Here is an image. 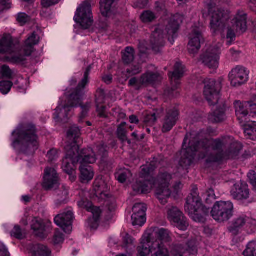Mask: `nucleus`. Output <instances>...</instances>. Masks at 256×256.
Returning <instances> with one entry per match:
<instances>
[{
	"mask_svg": "<svg viewBox=\"0 0 256 256\" xmlns=\"http://www.w3.org/2000/svg\"><path fill=\"white\" fill-rule=\"evenodd\" d=\"M230 195L234 199L238 200H247L250 196L248 184L244 182L236 183L232 188Z\"/></svg>",
	"mask_w": 256,
	"mask_h": 256,
	"instance_id": "obj_25",
	"label": "nucleus"
},
{
	"mask_svg": "<svg viewBox=\"0 0 256 256\" xmlns=\"http://www.w3.org/2000/svg\"><path fill=\"white\" fill-rule=\"evenodd\" d=\"M213 218L220 222L229 220L234 215V205L230 201L216 202L211 210Z\"/></svg>",
	"mask_w": 256,
	"mask_h": 256,
	"instance_id": "obj_10",
	"label": "nucleus"
},
{
	"mask_svg": "<svg viewBox=\"0 0 256 256\" xmlns=\"http://www.w3.org/2000/svg\"><path fill=\"white\" fill-rule=\"evenodd\" d=\"M73 212L71 208L66 210L63 213L58 214L54 219L56 225L62 228L66 232V228H69L73 220Z\"/></svg>",
	"mask_w": 256,
	"mask_h": 256,
	"instance_id": "obj_29",
	"label": "nucleus"
},
{
	"mask_svg": "<svg viewBox=\"0 0 256 256\" xmlns=\"http://www.w3.org/2000/svg\"><path fill=\"white\" fill-rule=\"evenodd\" d=\"M202 198L204 200L206 203L208 204H211L214 202L216 199L214 192L213 189L209 188L202 195Z\"/></svg>",
	"mask_w": 256,
	"mask_h": 256,
	"instance_id": "obj_45",
	"label": "nucleus"
},
{
	"mask_svg": "<svg viewBox=\"0 0 256 256\" xmlns=\"http://www.w3.org/2000/svg\"><path fill=\"white\" fill-rule=\"evenodd\" d=\"M180 115L178 110L176 108H170L166 110L162 120V133L170 132L176 126Z\"/></svg>",
	"mask_w": 256,
	"mask_h": 256,
	"instance_id": "obj_19",
	"label": "nucleus"
},
{
	"mask_svg": "<svg viewBox=\"0 0 256 256\" xmlns=\"http://www.w3.org/2000/svg\"><path fill=\"white\" fill-rule=\"evenodd\" d=\"M208 14L210 16V26L214 32L222 30L225 27V21L229 18L228 11L218 8L214 0L208 4Z\"/></svg>",
	"mask_w": 256,
	"mask_h": 256,
	"instance_id": "obj_9",
	"label": "nucleus"
},
{
	"mask_svg": "<svg viewBox=\"0 0 256 256\" xmlns=\"http://www.w3.org/2000/svg\"><path fill=\"white\" fill-rule=\"evenodd\" d=\"M131 176V172L128 170H126L117 173L116 175V178L120 182L124 183L128 178Z\"/></svg>",
	"mask_w": 256,
	"mask_h": 256,
	"instance_id": "obj_48",
	"label": "nucleus"
},
{
	"mask_svg": "<svg viewBox=\"0 0 256 256\" xmlns=\"http://www.w3.org/2000/svg\"><path fill=\"white\" fill-rule=\"evenodd\" d=\"M58 180V174L54 168H46L44 170L42 186L46 190L54 187Z\"/></svg>",
	"mask_w": 256,
	"mask_h": 256,
	"instance_id": "obj_30",
	"label": "nucleus"
},
{
	"mask_svg": "<svg viewBox=\"0 0 256 256\" xmlns=\"http://www.w3.org/2000/svg\"><path fill=\"white\" fill-rule=\"evenodd\" d=\"M48 162H52L58 158V152L56 149H52L49 150L46 155Z\"/></svg>",
	"mask_w": 256,
	"mask_h": 256,
	"instance_id": "obj_58",
	"label": "nucleus"
},
{
	"mask_svg": "<svg viewBox=\"0 0 256 256\" xmlns=\"http://www.w3.org/2000/svg\"><path fill=\"white\" fill-rule=\"evenodd\" d=\"M232 138L222 137L218 138L205 140L200 142L206 150L208 162H217L224 160L236 158L242 150V144L238 142H231Z\"/></svg>",
	"mask_w": 256,
	"mask_h": 256,
	"instance_id": "obj_1",
	"label": "nucleus"
},
{
	"mask_svg": "<svg viewBox=\"0 0 256 256\" xmlns=\"http://www.w3.org/2000/svg\"><path fill=\"white\" fill-rule=\"evenodd\" d=\"M30 20V16L25 13H19L16 16V20L20 26H24Z\"/></svg>",
	"mask_w": 256,
	"mask_h": 256,
	"instance_id": "obj_54",
	"label": "nucleus"
},
{
	"mask_svg": "<svg viewBox=\"0 0 256 256\" xmlns=\"http://www.w3.org/2000/svg\"><path fill=\"white\" fill-rule=\"evenodd\" d=\"M184 209L190 217L196 222H203L204 216L209 212V208L202 204L197 188H194L188 196Z\"/></svg>",
	"mask_w": 256,
	"mask_h": 256,
	"instance_id": "obj_6",
	"label": "nucleus"
},
{
	"mask_svg": "<svg viewBox=\"0 0 256 256\" xmlns=\"http://www.w3.org/2000/svg\"><path fill=\"white\" fill-rule=\"evenodd\" d=\"M32 254V256H50V252L46 246L36 244L34 246Z\"/></svg>",
	"mask_w": 256,
	"mask_h": 256,
	"instance_id": "obj_39",
	"label": "nucleus"
},
{
	"mask_svg": "<svg viewBox=\"0 0 256 256\" xmlns=\"http://www.w3.org/2000/svg\"><path fill=\"white\" fill-rule=\"evenodd\" d=\"M80 179L82 182L85 183L90 181L94 176V172L90 166H80Z\"/></svg>",
	"mask_w": 256,
	"mask_h": 256,
	"instance_id": "obj_36",
	"label": "nucleus"
},
{
	"mask_svg": "<svg viewBox=\"0 0 256 256\" xmlns=\"http://www.w3.org/2000/svg\"><path fill=\"white\" fill-rule=\"evenodd\" d=\"M168 219L174 226L181 230H186L189 226L186 218L176 207H172L167 212Z\"/></svg>",
	"mask_w": 256,
	"mask_h": 256,
	"instance_id": "obj_17",
	"label": "nucleus"
},
{
	"mask_svg": "<svg viewBox=\"0 0 256 256\" xmlns=\"http://www.w3.org/2000/svg\"><path fill=\"white\" fill-rule=\"evenodd\" d=\"M249 72L246 68L238 66L232 70L228 74L231 84L233 86H238L246 83L248 78Z\"/></svg>",
	"mask_w": 256,
	"mask_h": 256,
	"instance_id": "obj_20",
	"label": "nucleus"
},
{
	"mask_svg": "<svg viewBox=\"0 0 256 256\" xmlns=\"http://www.w3.org/2000/svg\"><path fill=\"white\" fill-rule=\"evenodd\" d=\"M162 77L158 72H148L142 75L140 79L136 78H130L128 82V85L134 86L136 90H140L142 86L148 84H154L161 80Z\"/></svg>",
	"mask_w": 256,
	"mask_h": 256,
	"instance_id": "obj_16",
	"label": "nucleus"
},
{
	"mask_svg": "<svg viewBox=\"0 0 256 256\" xmlns=\"http://www.w3.org/2000/svg\"><path fill=\"white\" fill-rule=\"evenodd\" d=\"M10 234L12 236L18 240H22L25 237L24 234L19 226H14L13 230L11 231Z\"/></svg>",
	"mask_w": 256,
	"mask_h": 256,
	"instance_id": "obj_50",
	"label": "nucleus"
},
{
	"mask_svg": "<svg viewBox=\"0 0 256 256\" xmlns=\"http://www.w3.org/2000/svg\"><path fill=\"white\" fill-rule=\"evenodd\" d=\"M248 177L250 183L256 190V172L254 170H250L248 174Z\"/></svg>",
	"mask_w": 256,
	"mask_h": 256,
	"instance_id": "obj_60",
	"label": "nucleus"
},
{
	"mask_svg": "<svg viewBox=\"0 0 256 256\" xmlns=\"http://www.w3.org/2000/svg\"><path fill=\"white\" fill-rule=\"evenodd\" d=\"M122 54V60L124 64H129L134 60V50L132 47H126Z\"/></svg>",
	"mask_w": 256,
	"mask_h": 256,
	"instance_id": "obj_41",
	"label": "nucleus"
},
{
	"mask_svg": "<svg viewBox=\"0 0 256 256\" xmlns=\"http://www.w3.org/2000/svg\"><path fill=\"white\" fill-rule=\"evenodd\" d=\"M244 132L246 136H248L250 139L256 140V124L254 122L252 124H245Z\"/></svg>",
	"mask_w": 256,
	"mask_h": 256,
	"instance_id": "obj_43",
	"label": "nucleus"
},
{
	"mask_svg": "<svg viewBox=\"0 0 256 256\" xmlns=\"http://www.w3.org/2000/svg\"><path fill=\"white\" fill-rule=\"evenodd\" d=\"M205 140L208 139L205 138L200 140H190L189 142L188 146L186 148L185 144H186L188 140V135L186 136L182 144V156L179 162L180 166L186 168L188 166H190L193 162L196 152L202 153V158H206V150L200 144V142Z\"/></svg>",
	"mask_w": 256,
	"mask_h": 256,
	"instance_id": "obj_7",
	"label": "nucleus"
},
{
	"mask_svg": "<svg viewBox=\"0 0 256 256\" xmlns=\"http://www.w3.org/2000/svg\"><path fill=\"white\" fill-rule=\"evenodd\" d=\"M256 224V221L246 216H241L234 219L228 228L229 232L234 236L242 232L245 226L250 228Z\"/></svg>",
	"mask_w": 256,
	"mask_h": 256,
	"instance_id": "obj_21",
	"label": "nucleus"
},
{
	"mask_svg": "<svg viewBox=\"0 0 256 256\" xmlns=\"http://www.w3.org/2000/svg\"><path fill=\"white\" fill-rule=\"evenodd\" d=\"M76 157L80 166H89L94 163L96 160L94 152L90 148H83L80 152L78 150Z\"/></svg>",
	"mask_w": 256,
	"mask_h": 256,
	"instance_id": "obj_28",
	"label": "nucleus"
},
{
	"mask_svg": "<svg viewBox=\"0 0 256 256\" xmlns=\"http://www.w3.org/2000/svg\"><path fill=\"white\" fill-rule=\"evenodd\" d=\"M140 68L139 64L132 66L126 70V73L128 76L137 74L140 72Z\"/></svg>",
	"mask_w": 256,
	"mask_h": 256,
	"instance_id": "obj_57",
	"label": "nucleus"
},
{
	"mask_svg": "<svg viewBox=\"0 0 256 256\" xmlns=\"http://www.w3.org/2000/svg\"><path fill=\"white\" fill-rule=\"evenodd\" d=\"M155 18L154 14L150 11H145L140 16L141 20L144 23L152 22Z\"/></svg>",
	"mask_w": 256,
	"mask_h": 256,
	"instance_id": "obj_49",
	"label": "nucleus"
},
{
	"mask_svg": "<svg viewBox=\"0 0 256 256\" xmlns=\"http://www.w3.org/2000/svg\"><path fill=\"white\" fill-rule=\"evenodd\" d=\"M126 123L122 122L118 126L117 129V136L118 138L122 142L128 140L126 130Z\"/></svg>",
	"mask_w": 256,
	"mask_h": 256,
	"instance_id": "obj_42",
	"label": "nucleus"
},
{
	"mask_svg": "<svg viewBox=\"0 0 256 256\" xmlns=\"http://www.w3.org/2000/svg\"><path fill=\"white\" fill-rule=\"evenodd\" d=\"M184 17L182 15L176 14L173 16L168 24L167 25L166 30L168 36V40L172 44L174 42V38H176V33L179 29L180 25L182 23Z\"/></svg>",
	"mask_w": 256,
	"mask_h": 256,
	"instance_id": "obj_24",
	"label": "nucleus"
},
{
	"mask_svg": "<svg viewBox=\"0 0 256 256\" xmlns=\"http://www.w3.org/2000/svg\"><path fill=\"white\" fill-rule=\"evenodd\" d=\"M156 121V118L155 113L147 114L144 119V123L146 126H152L155 124Z\"/></svg>",
	"mask_w": 256,
	"mask_h": 256,
	"instance_id": "obj_53",
	"label": "nucleus"
},
{
	"mask_svg": "<svg viewBox=\"0 0 256 256\" xmlns=\"http://www.w3.org/2000/svg\"><path fill=\"white\" fill-rule=\"evenodd\" d=\"M96 112L98 116L101 118H106L108 117V113L106 111V106L102 104L98 103V99H96Z\"/></svg>",
	"mask_w": 256,
	"mask_h": 256,
	"instance_id": "obj_46",
	"label": "nucleus"
},
{
	"mask_svg": "<svg viewBox=\"0 0 256 256\" xmlns=\"http://www.w3.org/2000/svg\"><path fill=\"white\" fill-rule=\"evenodd\" d=\"M75 20L84 29H88L92 25L93 19L91 4L88 0L84 1L78 8Z\"/></svg>",
	"mask_w": 256,
	"mask_h": 256,
	"instance_id": "obj_13",
	"label": "nucleus"
},
{
	"mask_svg": "<svg viewBox=\"0 0 256 256\" xmlns=\"http://www.w3.org/2000/svg\"><path fill=\"white\" fill-rule=\"evenodd\" d=\"M106 148L107 146L104 144L98 146L96 147L98 154L102 158H106L108 154Z\"/></svg>",
	"mask_w": 256,
	"mask_h": 256,
	"instance_id": "obj_59",
	"label": "nucleus"
},
{
	"mask_svg": "<svg viewBox=\"0 0 256 256\" xmlns=\"http://www.w3.org/2000/svg\"><path fill=\"white\" fill-rule=\"evenodd\" d=\"M146 206L144 204H136L132 208L133 214L132 216V224L134 226L143 225L146 220Z\"/></svg>",
	"mask_w": 256,
	"mask_h": 256,
	"instance_id": "obj_26",
	"label": "nucleus"
},
{
	"mask_svg": "<svg viewBox=\"0 0 256 256\" xmlns=\"http://www.w3.org/2000/svg\"><path fill=\"white\" fill-rule=\"evenodd\" d=\"M91 69V65L87 67L84 72L83 78L72 92L69 95L66 103L62 106L65 112H70L72 108L81 105L82 100L84 94V89L88 82V76Z\"/></svg>",
	"mask_w": 256,
	"mask_h": 256,
	"instance_id": "obj_8",
	"label": "nucleus"
},
{
	"mask_svg": "<svg viewBox=\"0 0 256 256\" xmlns=\"http://www.w3.org/2000/svg\"><path fill=\"white\" fill-rule=\"evenodd\" d=\"M79 206L85 208L88 212L92 214V218L88 219V224L92 228H96L98 225L100 218L102 214V210L100 207L94 206L91 202L86 200L79 202Z\"/></svg>",
	"mask_w": 256,
	"mask_h": 256,
	"instance_id": "obj_22",
	"label": "nucleus"
},
{
	"mask_svg": "<svg viewBox=\"0 0 256 256\" xmlns=\"http://www.w3.org/2000/svg\"><path fill=\"white\" fill-rule=\"evenodd\" d=\"M156 166V162L152 161L140 167L139 179L132 185L134 192L139 194H147L150 192L156 183V180L152 174Z\"/></svg>",
	"mask_w": 256,
	"mask_h": 256,
	"instance_id": "obj_5",
	"label": "nucleus"
},
{
	"mask_svg": "<svg viewBox=\"0 0 256 256\" xmlns=\"http://www.w3.org/2000/svg\"><path fill=\"white\" fill-rule=\"evenodd\" d=\"M147 4V0H138L136 3L134 4V5L136 8L142 9L144 8Z\"/></svg>",
	"mask_w": 256,
	"mask_h": 256,
	"instance_id": "obj_64",
	"label": "nucleus"
},
{
	"mask_svg": "<svg viewBox=\"0 0 256 256\" xmlns=\"http://www.w3.org/2000/svg\"><path fill=\"white\" fill-rule=\"evenodd\" d=\"M205 84L204 94L212 105L216 104L218 101L219 94L221 89L220 83L216 82L214 79H206L204 81Z\"/></svg>",
	"mask_w": 256,
	"mask_h": 256,
	"instance_id": "obj_15",
	"label": "nucleus"
},
{
	"mask_svg": "<svg viewBox=\"0 0 256 256\" xmlns=\"http://www.w3.org/2000/svg\"><path fill=\"white\" fill-rule=\"evenodd\" d=\"M220 54V48L212 46L201 56V60L202 63L209 68L216 70L218 66Z\"/></svg>",
	"mask_w": 256,
	"mask_h": 256,
	"instance_id": "obj_18",
	"label": "nucleus"
},
{
	"mask_svg": "<svg viewBox=\"0 0 256 256\" xmlns=\"http://www.w3.org/2000/svg\"><path fill=\"white\" fill-rule=\"evenodd\" d=\"M115 0H100V11L102 15L104 18L109 17L110 14V8L112 4Z\"/></svg>",
	"mask_w": 256,
	"mask_h": 256,
	"instance_id": "obj_40",
	"label": "nucleus"
},
{
	"mask_svg": "<svg viewBox=\"0 0 256 256\" xmlns=\"http://www.w3.org/2000/svg\"><path fill=\"white\" fill-rule=\"evenodd\" d=\"M12 86L13 83L9 80L0 82V92L4 94H8Z\"/></svg>",
	"mask_w": 256,
	"mask_h": 256,
	"instance_id": "obj_47",
	"label": "nucleus"
},
{
	"mask_svg": "<svg viewBox=\"0 0 256 256\" xmlns=\"http://www.w3.org/2000/svg\"><path fill=\"white\" fill-rule=\"evenodd\" d=\"M171 178V175L167 172L160 173L157 178L158 186L156 194L160 202L164 205L167 202L166 199L171 194L168 188L169 182Z\"/></svg>",
	"mask_w": 256,
	"mask_h": 256,
	"instance_id": "obj_14",
	"label": "nucleus"
},
{
	"mask_svg": "<svg viewBox=\"0 0 256 256\" xmlns=\"http://www.w3.org/2000/svg\"><path fill=\"white\" fill-rule=\"evenodd\" d=\"M122 236L123 246L127 247L132 244L133 239L129 234L126 232H122Z\"/></svg>",
	"mask_w": 256,
	"mask_h": 256,
	"instance_id": "obj_56",
	"label": "nucleus"
},
{
	"mask_svg": "<svg viewBox=\"0 0 256 256\" xmlns=\"http://www.w3.org/2000/svg\"><path fill=\"white\" fill-rule=\"evenodd\" d=\"M190 40L188 44V50L190 54H195L200 48V44L204 42V38L198 28H193L190 36Z\"/></svg>",
	"mask_w": 256,
	"mask_h": 256,
	"instance_id": "obj_23",
	"label": "nucleus"
},
{
	"mask_svg": "<svg viewBox=\"0 0 256 256\" xmlns=\"http://www.w3.org/2000/svg\"><path fill=\"white\" fill-rule=\"evenodd\" d=\"M34 125L28 124L12 133L16 138L13 142V146H20V151L24 154L34 152L39 147V138Z\"/></svg>",
	"mask_w": 256,
	"mask_h": 256,
	"instance_id": "obj_3",
	"label": "nucleus"
},
{
	"mask_svg": "<svg viewBox=\"0 0 256 256\" xmlns=\"http://www.w3.org/2000/svg\"><path fill=\"white\" fill-rule=\"evenodd\" d=\"M229 53L232 59V60H236L240 56V52L232 48L230 50Z\"/></svg>",
	"mask_w": 256,
	"mask_h": 256,
	"instance_id": "obj_63",
	"label": "nucleus"
},
{
	"mask_svg": "<svg viewBox=\"0 0 256 256\" xmlns=\"http://www.w3.org/2000/svg\"><path fill=\"white\" fill-rule=\"evenodd\" d=\"M226 118L225 112L222 108L216 110L210 114L208 120L212 123H218L224 122Z\"/></svg>",
	"mask_w": 256,
	"mask_h": 256,
	"instance_id": "obj_38",
	"label": "nucleus"
},
{
	"mask_svg": "<svg viewBox=\"0 0 256 256\" xmlns=\"http://www.w3.org/2000/svg\"><path fill=\"white\" fill-rule=\"evenodd\" d=\"M235 107L236 115L240 123H246L249 120L248 112V111L247 105L240 101H236L234 103Z\"/></svg>",
	"mask_w": 256,
	"mask_h": 256,
	"instance_id": "obj_34",
	"label": "nucleus"
},
{
	"mask_svg": "<svg viewBox=\"0 0 256 256\" xmlns=\"http://www.w3.org/2000/svg\"><path fill=\"white\" fill-rule=\"evenodd\" d=\"M0 54H8L6 59L10 62L18 63L24 60V56L16 50L15 44L10 36H4L0 40Z\"/></svg>",
	"mask_w": 256,
	"mask_h": 256,
	"instance_id": "obj_12",
	"label": "nucleus"
},
{
	"mask_svg": "<svg viewBox=\"0 0 256 256\" xmlns=\"http://www.w3.org/2000/svg\"><path fill=\"white\" fill-rule=\"evenodd\" d=\"M2 74L4 77L11 78L12 72L8 66L4 65L2 67Z\"/></svg>",
	"mask_w": 256,
	"mask_h": 256,
	"instance_id": "obj_61",
	"label": "nucleus"
},
{
	"mask_svg": "<svg viewBox=\"0 0 256 256\" xmlns=\"http://www.w3.org/2000/svg\"><path fill=\"white\" fill-rule=\"evenodd\" d=\"M81 106H82V112L80 116V118L81 119H82L86 116L87 112H88V110H89L90 106V104H88L85 105H82Z\"/></svg>",
	"mask_w": 256,
	"mask_h": 256,
	"instance_id": "obj_62",
	"label": "nucleus"
},
{
	"mask_svg": "<svg viewBox=\"0 0 256 256\" xmlns=\"http://www.w3.org/2000/svg\"><path fill=\"white\" fill-rule=\"evenodd\" d=\"M60 0H41L42 9L40 11V14L44 12V10L51 6L58 4Z\"/></svg>",
	"mask_w": 256,
	"mask_h": 256,
	"instance_id": "obj_51",
	"label": "nucleus"
},
{
	"mask_svg": "<svg viewBox=\"0 0 256 256\" xmlns=\"http://www.w3.org/2000/svg\"><path fill=\"white\" fill-rule=\"evenodd\" d=\"M155 239L152 234H148L137 248L138 256H170L163 242L172 240V233L168 229L162 228L154 232Z\"/></svg>",
	"mask_w": 256,
	"mask_h": 256,
	"instance_id": "obj_2",
	"label": "nucleus"
},
{
	"mask_svg": "<svg viewBox=\"0 0 256 256\" xmlns=\"http://www.w3.org/2000/svg\"><path fill=\"white\" fill-rule=\"evenodd\" d=\"M185 67L182 63L176 62L174 65V70L172 72H169L168 76L170 78L172 84L174 83L176 86H173L172 88V90H175L180 85L179 80L184 76Z\"/></svg>",
	"mask_w": 256,
	"mask_h": 256,
	"instance_id": "obj_31",
	"label": "nucleus"
},
{
	"mask_svg": "<svg viewBox=\"0 0 256 256\" xmlns=\"http://www.w3.org/2000/svg\"><path fill=\"white\" fill-rule=\"evenodd\" d=\"M196 253L194 246L188 248H184L182 244H173L170 248V256H192Z\"/></svg>",
	"mask_w": 256,
	"mask_h": 256,
	"instance_id": "obj_32",
	"label": "nucleus"
},
{
	"mask_svg": "<svg viewBox=\"0 0 256 256\" xmlns=\"http://www.w3.org/2000/svg\"><path fill=\"white\" fill-rule=\"evenodd\" d=\"M64 240V234L58 230H56L53 236L52 242L54 244L62 243Z\"/></svg>",
	"mask_w": 256,
	"mask_h": 256,
	"instance_id": "obj_55",
	"label": "nucleus"
},
{
	"mask_svg": "<svg viewBox=\"0 0 256 256\" xmlns=\"http://www.w3.org/2000/svg\"><path fill=\"white\" fill-rule=\"evenodd\" d=\"M246 14L242 11L238 10L232 20V26L228 27L226 38L230 40L228 42V45H230L236 38V32H244L247 28Z\"/></svg>",
	"mask_w": 256,
	"mask_h": 256,
	"instance_id": "obj_11",
	"label": "nucleus"
},
{
	"mask_svg": "<svg viewBox=\"0 0 256 256\" xmlns=\"http://www.w3.org/2000/svg\"><path fill=\"white\" fill-rule=\"evenodd\" d=\"M93 186L95 194L97 197L102 198L103 196L104 197L106 196L105 193L108 191V186L102 176L96 178L93 184Z\"/></svg>",
	"mask_w": 256,
	"mask_h": 256,
	"instance_id": "obj_35",
	"label": "nucleus"
},
{
	"mask_svg": "<svg viewBox=\"0 0 256 256\" xmlns=\"http://www.w3.org/2000/svg\"><path fill=\"white\" fill-rule=\"evenodd\" d=\"M62 188L63 189V191L62 194H58V195L62 194V200H58L56 202V206L57 207H60L62 204H64L66 202V200L68 198V189L66 187L64 186H62Z\"/></svg>",
	"mask_w": 256,
	"mask_h": 256,
	"instance_id": "obj_52",
	"label": "nucleus"
},
{
	"mask_svg": "<svg viewBox=\"0 0 256 256\" xmlns=\"http://www.w3.org/2000/svg\"><path fill=\"white\" fill-rule=\"evenodd\" d=\"M38 32V31L34 32L28 35L24 46V52L25 56H30L33 52L34 46L38 44L40 39Z\"/></svg>",
	"mask_w": 256,
	"mask_h": 256,
	"instance_id": "obj_33",
	"label": "nucleus"
},
{
	"mask_svg": "<svg viewBox=\"0 0 256 256\" xmlns=\"http://www.w3.org/2000/svg\"><path fill=\"white\" fill-rule=\"evenodd\" d=\"M150 46L155 53L160 52L164 46L163 31L159 28H156L152 33L150 38Z\"/></svg>",
	"mask_w": 256,
	"mask_h": 256,
	"instance_id": "obj_27",
	"label": "nucleus"
},
{
	"mask_svg": "<svg viewBox=\"0 0 256 256\" xmlns=\"http://www.w3.org/2000/svg\"><path fill=\"white\" fill-rule=\"evenodd\" d=\"M68 142L64 147L66 156L63 159L62 168L68 174H71L75 169V164L78 163L76 158L77 150L80 146V131L76 126L71 127L68 132Z\"/></svg>",
	"mask_w": 256,
	"mask_h": 256,
	"instance_id": "obj_4",
	"label": "nucleus"
},
{
	"mask_svg": "<svg viewBox=\"0 0 256 256\" xmlns=\"http://www.w3.org/2000/svg\"><path fill=\"white\" fill-rule=\"evenodd\" d=\"M31 228L35 232L36 235L38 237L43 238L46 236L44 229L45 226L40 220H38L36 218H34L32 220Z\"/></svg>",
	"mask_w": 256,
	"mask_h": 256,
	"instance_id": "obj_37",
	"label": "nucleus"
},
{
	"mask_svg": "<svg viewBox=\"0 0 256 256\" xmlns=\"http://www.w3.org/2000/svg\"><path fill=\"white\" fill-rule=\"evenodd\" d=\"M244 256H256V240L250 242L242 252Z\"/></svg>",
	"mask_w": 256,
	"mask_h": 256,
	"instance_id": "obj_44",
	"label": "nucleus"
}]
</instances>
